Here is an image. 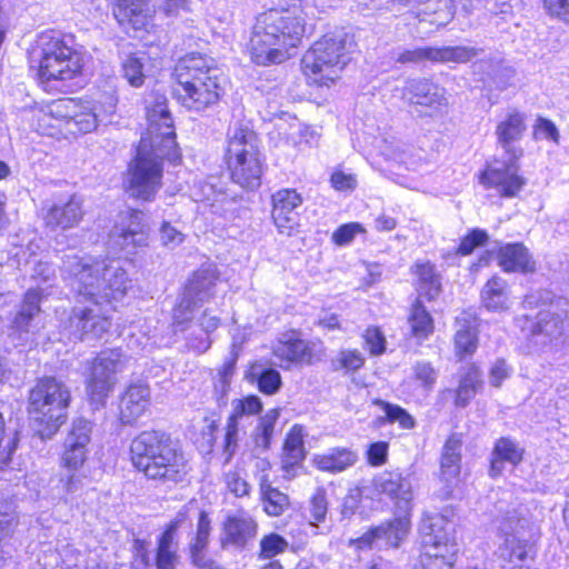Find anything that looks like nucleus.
I'll use <instances>...</instances> for the list:
<instances>
[{"label": "nucleus", "mask_w": 569, "mask_h": 569, "mask_svg": "<svg viewBox=\"0 0 569 569\" xmlns=\"http://www.w3.org/2000/svg\"><path fill=\"white\" fill-rule=\"evenodd\" d=\"M272 353L280 361V366L286 368L292 363L310 366L320 359L313 347L293 332L283 335L273 346Z\"/></svg>", "instance_id": "23"}, {"label": "nucleus", "mask_w": 569, "mask_h": 569, "mask_svg": "<svg viewBox=\"0 0 569 569\" xmlns=\"http://www.w3.org/2000/svg\"><path fill=\"white\" fill-rule=\"evenodd\" d=\"M525 116L519 111H511L498 122L495 134L498 146L503 150L506 157L520 159L522 149L519 147L526 132Z\"/></svg>", "instance_id": "25"}, {"label": "nucleus", "mask_w": 569, "mask_h": 569, "mask_svg": "<svg viewBox=\"0 0 569 569\" xmlns=\"http://www.w3.org/2000/svg\"><path fill=\"white\" fill-rule=\"evenodd\" d=\"M301 196L295 189H281L272 196V219L280 233L290 236L299 226Z\"/></svg>", "instance_id": "21"}, {"label": "nucleus", "mask_w": 569, "mask_h": 569, "mask_svg": "<svg viewBox=\"0 0 569 569\" xmlns=\"http://www.w3.org/2000/svg\"><path fill=\"white\" fill-rule=\"evenodd\" d=\"M498 264L505 272L531 273L536 261L522 243H507L499 248Z\"/></svg>", "instance_id": "33"}, {"label": "nucleus", "mask_w": 569, "mask_h": 569, "mask_svg": "<svg viewBox=\"0 0 569 569\" xmlns=\"http://www.w3.org/2000/svg\"><path fill=\"white\" fill-rule=\"evenodd\" d=\"M82 217V199L73 194L67 202L53 204L44 216V222L51 229L68 230L78 226Z\"/></svg>", "instance_id": "32"}, {"label": "nucleus", "mask_w": 569, "mask_h": 569, "mask_svg": "<svg viewBox=\"0 0 569 569\" xmlns=\"http://www.w3.org/2000/svg\"><path fill=\"white\" fill-rule=\"evenodd\" d=\"M496 502L499 529L506 536L499 548L501 569H531L535 560L533 545L521 532L528 525V509L512 501L511 495L503 493Z\"/></svg>", "instance_id": "6"}, {"label": "nucleus", "mask_w": 569, "mask_h": 569, "mask_svg": "<svg viewBox=\"0 0 569 569\" xmlns=\"http://www.w3.org/2000/svg\"><path fill=\"white\" fill-rule=\"evenodd\" d=\"M413 377L426 390H431L437 381L438 372L430 362L418 361L415 363Z\"/></svg>", "instance_id": "55"}, {"label": "nucleus", "mask_w": 569, "mask_h": 569, "mask_svg": "<svg viewBox=\"0 0 569 569\" xmlns=\"http://www.w3.org/2000/svg\"><path fill=\"white\" fill-rule=\"evenodd\" d=\"M133 466L161 483H178L186 479L190 466L178 445L164 432L143 431L130 446Z\"/></svg>", "instance_id": "4"}, {"label": "nucleus", "mask_w": 569, "mask_h": 569, "mask_svg": "<svg viewBox=\"0 0 569 569\" xmlns=\"http://www.w3.org/2000/svg\"><path fill=\"white\" fill-rule=\"evenodd\" d=\"M146 112L149 127L142 138L147 139V143L178 149L172 118L167 108V98L158 93L149 94L146 99Z\"/></svg>", "instance_id": "15"}, {"label": "nucleus", "mask_w": 569, "mask_h": 569, "mask_svg": "<svg viewBox=\"0 0 569 569\" xmlns=\"http://www.w3.org/2000/svg\"><path fill=\"white\" fill-rule=\"evenodd\" d=\"M303 443L301 428L295 426L287 435L283 445L282 469L286 472V477H293L295 475L291 471L305 460L306 451Z\"/></svg>", "instance_id": "40"}, {"label": "nucleus", "mask_w": 569, "mask_h": 569, "mask_svg": "<svg viewBox=\"0 0 569 569\" xmlns=\"http://www.w3.org/2000/svg\"><path fill=\"white\" fill-rule=\"evenodd\" d=\"M478 346L476 328L471 325H462L456 332L455 347L456 353L462 358L472 355Z\"/></svg>", "instance_id": "48"}, {"label": "nucleus", "mask_w": 569, "mask_h": 569, "mask_svg": "<svg viewBox=\"0 0 569 569\" xmlns=\"http://www.w3.org/2000/svg\"><path fill=\"white\" fill-rule=\"evenodd\" d=\"M224 430L223 455L226 456V462H229L237 452L241 436L244 435L246 431L229 418Z\"/></svg>", "instance_id": "53"}, {"label": "nucleus", "mask_w": 569, "mask_h": 569, "mask_svg": "<svg viewBox=\"0 0 569 569\" xmlns=\"http://www.w3.org/2000/svg\"><path fill=\"white\" fill-rule=\"evenodd\" d=\"M153 10L148 0H117L113 16L127 31L144 30L151 23Z\"/></svg>", "instance_id": "27"}, {"label": "nucleus", "mask_w": 569, "mask_h": 569, "mask_svg": "<svg viewBox=\"0 0 569 569\" xmlns=\"http://www.w3.org/2000/svg\"><path fill=\"white\" fill-rule=\"evenodd\" d=\"M456 550L455 543H451L448 549H425V555L429 558V561L426 563V568L452 569Z\"/></svg>", "instance_id": "51"}, {"label": "nucleus", "mask_w": 569, "mask_h": 569, "mask_svg": "<svg viewBox=\"0 0 569 569\" xmlns=\"http://www.w3.org/2000/svg\"><path fill=\"white\" fill-rule=\"evenodd\" d=\"M224 483L228 490L237 498L247 497L251 487L238 470H230L224 475Z\"/></svg>", "instance_id": "56"}, {"label": "nucleus", "mask_w": 569, "mask_h": 569, "mask_svg": "<svg viewBox=\"0 0 569 569\" xmlns=\"http://www.w3.org/2000/svg\"><path fill=\"white\" fill-rule=\"evenodd\" d=\"M92 425L89 420L79 418L72 422L61 457L62 466L68 470H79L87 460L88 446L91 440Z\"/></svg>", "instance_id": "20"}, {"label": "nucleus", "mask_w": 569, "mask_h": 569, "mask_svg": "<svg viewBox=\"0 0 569 569\" xmlns=\"http://www.w3.org/2000/svg\"><path fill=\"white\" fill-rule=\"evenodd\" d=\"M228 167L232 180L246 189L260 186L262 163L259 158L257 134L246 124H234L229 130L227 148Z\"/></svg>", "instance_id": "11"}, {"label": "nucleus", "mask_w": 569, "mask_h": 569, "mask_svg": "<svg viewBox=\"0 0 569 569\" xmlns=\"http://www.w3.org/2000/svg\"><path fill=\"white\" fill-rule=\"evenodd\" d=\"M258 482L266 513L270 517H279L283 515L290 506L288 495L280 491L278 488L272 487L269 480V475L259 476Z\"/></svg>", "instance_id": "37"}, {"label": "nucleus", "mask_w": 569, "mask_h": 569, "mask_svg": "<svg viewBox=\"0 0 569 569\" xmlns=\"http://www.w3.org/2000/svg\"><path fill=\"white\" fill-rule=\"evenodd\" d=\"M183 520L182 515H178L161 533L157 542L156 568L157 569H177L179 563V542L177 530Z\"/></svg>", "instance_id": "31"}, {"label": "nucleus", "mask_w": 569, "mask_h": 569, "mask_svg": "<svg viewBox=\"0 0 569 569\" xmlns=\"http://www.w3.org/2000/svg\"><path fill=\"white\" fill-rule=\"evenodd\" d=\"M408 322L418 340H425L433 332V320L419 299L411 307Z\"/></svg>", "instance_id": "45"}, {"label": "nucleus", "mask_w": 569, "mask_h": 569, "mask_svg": "<svg viewBox=\"0 0 569 569\" xmlns=\"http://www.w3.org/2000/svg\"><path fill=\"white\" fill-rule=\"evenodd\" d=\"M232 412L229 419L246 431L253 418L262 410V402L257 396L234 399L231 402Z\"/></svg>", "instance_id": "43"}, {"label": "nucleus", "mask_w": 569, "mask_h": 569, "mask_svg": "<svg viewBox=\"0 0 569 569\" xmlns=\"http://www.w3.org/2000/svg\"><path fill=\"white\" fill-rule=\"evenodd\" d=\"M216 279L214 272L210 269H201L193 273L173 309L172 327L176 331H184L198 305L209 300Z\"/></svg>", "instance_id": "14"}, {"label": "nucleus", "mask_w": 569, "mask_h": 569, "mask_svg": "<svg viewBox=\"0 0 569 569\" xmlns=\"http://www.w3.org/2000/svg\"><path fill=\"white\" fill-rule=\"evenodd\" d=\"M220 318L212 315L210 310H204L199 319L194 321L193 313L187 322L184 331H174V333H186L184 339L189 349L198 353H203L211 346L210 333L220 326Z\"/></svg>", "instance_id": "28"}, {"label": "nucleus", "mask_w": 569, "mask_h": 569, "mask_svg": "<svg viewBox=\"0 0 569 569\" xmlns=\"http://www.w3.org/2000/svg\"><path fill=\"white\" fill-rule=\"evenodd\" d=\"M143 220L144 214L141 211L131 210L128 221L114 228L116 242L129 253L148 246L149 228Z\"/></svg>", "instance_id": "29"}, {"label": "nucleus", "mask_w": 569, "mask_h": 569, "mask_svg": "<svg viewBox=\"0 0 569 569\" xmlns=\"http://www.w3.org/2000/svg\"><path fill=\"white\" fill-rule=\"evenodd\" d=\"M31 67L37 66L39 80L67 81L81 74L84 54L72 44V39L57 31L42 32L30 51Z\"/></svg>", "instance_id": "5"}, {"label": "nucleus", "mask_w": 569, "mask_h": 569, "mask_svg": "<svg viewBox=\"0 0 569 569\" xmlns=\"http://www.w3.org/2000/svg\"><path fill=\"white\" fill-rule=\"evenodd\" d=\"M357 459V453L347 448H332L325 453L316 455L312 461L317 469L337 473L353 466Z\"/></svg>", "instance_id": "38"}, {"label": "nucleus", "mask_w": 569, "mask_h": 569, "mask_svg": "<svg viewBox=\"0 0 569 569\" xmlns=\"http://www.w3.org/2000/svg\"><path fill=\"white\" fill-rule=\"evenodd\" d=\"M61 271L71 289L88 305H77L69 317L70 332L78 339L99 338L111 327L112 302L121 301L132 280L118 260L66 254Z\"/></svg>", "instance_id": "1"}, {"label": "nucleus", "mask_w": 569, "mask_h": 569, "mask_svg": "<svg viewBox=\"0 0 569 569\" xmlns=\"http://www.w3.org/2000/svg\"><path fill=\"white\" fill-rule=\"evenodd\" d=\"M533 133L537 139H547L553 142L559 140V131L555 123L545 118H538L533 128Z\"/></svg>", "instance_id": "62"}, {"label": "nucleus", "mask_w": 569, "mask_h": 569, "mask_svg": "<svg viewBox=\"0 0 569 569\" xmlns=\"http://www.w3.org/2000/svg\"><path fill=\"white\" fill-rule=\"evenodd\" d=\"M481 50L467 46L447 47H416L400 52L397 57L399 63H466L476 58Z\"/></svg>", "instance_id": "17"}, {"label": "nucleus", "mask_w": 569, "mask_h": 569, "mask_svg": "<svg viewBox=\"0 0 569 569\" xmlns=\"http://www.w3.org/2000/svg\"><path fill=\"white\" fill-rule=\"evenodd\" d=\"M79 109H81V104L76 99H59L48 106V116L71 124L72 118H74L76 111Z\"/></svg>", "instance_id": "50"}, {"label": "nucleus", "mask_w": 569, "mask_h": 569, "mask_svg": "<svg viewBox=\"0 0 569 569\" xmlns=\"http://www.w3.org/2000/svg\"><path fill=\"white\" fill-rule=\"evenodd\" d=\"M525 303L539 308L536 321L531 322L529 328L530 346L536 351L557 350L569 330L568 300L550 291H543L539 296H527Z\"/></svg>", "instance_id": "8"}, {"label": "nucleus", "mask_w": 569, "mask_h": 569, "mask_svg": "<svg viewBox=\"0 0 569 569\" xmlns=\"http://www.w3.org/2000/svg\"><path fill=\"white\" fill-rule=\"evenodd\" d=\"M475 73H481V81L489 90H506L512 84L516 71L497 60H481L473 64Z\"/></svg>", "instance_id": "34"}, {"label": "nucleus", "mask_w": 569, "mask_h": 569, "mask_svg": "<svg viewBox=\"0 0 569 569\" xmlns=\"http://www.w3.org/2000/svg\"><path fill=\"white\" fill-rule=\"evenodd\" d=\"M289 547V542L282 536L276 532L266 535L260 540V559H272L273 557L284 552Z\"/></svg>", "instance_id": "52"}, {"label": "nucleus", "mask_w": 569, "mask_h": 569, "mask_svg": "<svg viewBox=\"0 0 569 569\" xmlns=\"http://www.w3.org/2000/svg\"><path fill=\"white\" fill-rule=\"evenodd\" d=\"M279 409L273 408L260 417L253 436L254 446L257 449L266 451L270 448L271 438L274 432V426L279 419Z\"/></svg>", "instance_id": "47"}, {"label": "nucleus", "mask_w": 569, "mask_h": 569, "mask_svg": "<svg viewBox=\"0 0 569 569\" xmlns=\"http://www.w3.org/2000/svg\"><path fill=\"white\" fill-rule=\"evenodd\" d=\"M250 376L257 381L259 390L266 395H274L282 385L279 371L268 368L261 361L251 365Z\"/></svg>", "instance_id": "44"}, {"label": "nucleus", "mask_w": 569, "mask_h": 569, "mask_svg": "<svg viewBox=\"0 0 569 569\" xmlns=\"http://www.w3.org/2000/svg\"><path fill=\"white\" fill-rule=\"evenodd\" d=\"M128 358L118 349L100 352L89 363L87 392L92 403L102 405L117 382V375L127 366Z\"/></svg>", "instance_id": "12"}, {"label": "nucleus", "mask_w": 569, "mask_h": 569, "mask_svg": "<svg viewBox=\"0 0 569 569\" xmlns=\"http://www.w3.org/2000/svg\"><path fill=\"white\" fill-rule=\"evenodd\" d=\"M41 299L40 290L29 289L12 320L11 329L22 346L32 342L33 336L40 329Z\"/></svg>", "instance_id": "18"}, {"label": "nucleus", "mask_w": 569, "mask_h": 569, "mask_svg": "<svg viewBox=\"0 0 569 569\" xmlns=\"http://www.w3.org/2000/svg\"><path fill=\"white\" fill-rule=\"evenodd\" d=\"M101 121L96 111L86 109L81 106V109L76 111L74 118H72L71 124H73L81 132H90L97 128L98 122Z\"/></svg>", "instance_id": "57"}, {"label": "nucleus", "mask_w": 569, "mask_h": 569, "mask_svg": "<svg viewBox=\"0 0 569 569\" xmlns=\"http://www.w3.org/2000/svg\"><path fill=\"white\" fill-rule=\"evenodd\" d=\"M481 386L482 380L479 368L475 365H470L466 368V371L459 381L455 399L456 406L461 408L468 406Z\"/></svg>", "instance_id": "42"}, {"label": "nucleus", "mask_w": 569, "mask_h": 569, "mask_svg": "<svg viewBox=\"0 0 569 569\" xmlns=\"http://www.w3.org/2000/svg\"><path fill=\"white\" fill-rule=\"evenodd\" d=\"M183 233L169 222H163L159 230V239L162 246L174 249L183 241Z\"/></svg>", "instance_id": "60"}, {"label": "nucleus", "mask_w": 569, "mask_h": 569, "mask_svg": "<svg viewBox=\"0 0 569 569\" xmlns=\"http://www.w3.org/2000/svg\"><path fill=\"white\" fill-rule=\"evenodd\" d=\"M462 441L458 435H451L443 445L440 459L439 481L441 487L436 491L440 500H448L458 483L460 475Z\"/></svg>", "instance_id": "19"}, {"label": "nucleus", "mask_w": 569, "mask_h": 569, "mask_svg": "<svg viewBox=\"0 0 569 569\" xmlns=\"http://www.w3.org/2000/svg\"><path fill=\"white\" fill-rule=\"evenodd\" d=\"M148 62L149 58L143 52L127 56L122 61L123 78L132 87H141L147 76Z\"/></svg>", "instance_id": "46"}, {"label": "nucleus", "mask_w": 569, "mask_h": 569, "mask_svg": "<svg viewBox=\"0 0 569 569\" xmlns=\"http://www.w3.org/2000/svg\"><path fill=\"white\" fill-rule=\"evenodd\" d=\"M481 302L490 311L508 309L509 289L507 281L499 277L489 279L481 290Z\"/></svg>", "instance_id": "39"}, {"label": "nucleus", "mask_w": 569, "mask_h": 569, "mask_svg": "<svg viewBox=\"0 0 569 569\" xmlns=\"http://www.w3.org/2000/svg\"><path fill=\"white\" fill-rule=\"evenodd\" d=\"M167 159L176 164L180 161L179 149L163 148L161 144H148L141 138L137 154L129 164L124 188L130 198L153 201L162 187V161Z\"/></svg>", "instance_id": "7"}, {"label": "nucleus", "mask_w": 569, "mask_h": 569, "mask_svg": "<svg viewBox=\"0 0 569 569\" xmlns=\"http://www.w3.org/2000/svg\"><path fill=\"white\" fill-rule=\"evenodd\" d=\"M257 532L258 523L250 515L243 511L230 515L223 522L221 546L242 551L256 538Z\"/></svg>", "instance_id": "22"}, {"label": "nucleus", "mask_w": 569, "mask_h": 569, "mask_svg": "<svg viewBox=\"0 0 569 569\" xmlns=\"http://www.w3.org/2000/svg\"><path fill=\"white\" fill-rule=\"evenodd\" d=\"M352 44L343 31L325 34L303 54L302 70L309 82L330 86L347 64L349 47Z\"/></svg>", "instance_id": "9"}, {"label": "nucleus", "mask_w": 569, "mask_h": 569, "mask_svg": "<svg viewBox=\"0 0 569 569\" xmlns=\"http://www.w3.org/2000/svg\"><path fill=\"white\" fill-rule=\"evenodd\" d=\"M410 526V512H397L392 520L362 535L357 540V546L361 549L370 548L376 540L383 539L387 545L398 547L407 537Z\"/></svg>", "instance_id": "26"}, {"label": "nucleus", "mask_w": 569, "mask_h": 569, "mask_svg": "<svg viewBox=\"0 0 569 569\" xmlns=\"http://www.w3.org/2000/svg\"><path fill=\"white\" fill-rule=\"evenodd\" d=\"M519 159H495L480 173V183L486 189H493L497 194L505 198L516 197L526 184L525 179L519 176Z\"/></svg>", "instance_id": "16"}, {"label": "nucleus", "mask_w": 569, "mask_h": 569, "mask_svg": "<svg viewBox=\"0 0 569 569\" xmlns=\"http://www.w3.org/2000/svg\"><path fill=\"white\" fill-rule=\"evenodd\" d=\"M306 33V17L299 4L260 13L252 28L249 48L257 64L280 63L290 57Z\"/></svg>", "instance_id": "2"}, {"label": "nucleus", "mask_w": 569, "mask_h": 569, "mask_svg": "<svg viewBox=\"0 0 569 569\" xmlns=\"http://www.w3.org/2000/svg\"><path fill=\"white\" fill-rule=\"evenodd\" d=\"M363 339L371 355L378 356L383 353L386 349V339L378 328H368L363 333Z\"/></svg>", "instance_id": "59"}, {"label": "nucleus", "mask_w": 569, "mask_h": 569, "mask_svg": "<svg viewBox=\"0 0 569 569\" xmlns=\"http://www.w3.org/2000/svg\"><path fill=\"white\" fill-rule=\"evenodd\" d=\"M331 184L338 191H352L357 187V178L352 173L342 170H336L331 174Z\"/></svg>", "instance_id": "64"}, {"label": "nucleus", "mask_w": 569, "mask_h": 569, "mask_svg": "<svg viewBox=\"0 0 569 569\" xmlns=\"http://www.w3.org/2000/svg\"><path fill=\"white\" fill-rule=\"evenodd\" d=\"M363 228L358 222H350L340 226L332 236L333 241L339 246L350 243L357 233L362 232Z\"/></svg>", "instance_id": "61"}, {"label": "nucleus", "mask_w": 569, "mask_h": 569, "mask_svg": "<svg viewBox=\"0 0 569 569\" xmlns=\"http://www.w3.org/2000/svg\"><path fill=\"white\" fill-rule=\"evenodd\" d=\"M523 459V449L510 438H500L496 441L491 452L490 475L497 477L505 469V463L519 465Z\"/></svg>", "instance_id": "36"}, {"label": "nucleus", "mask_w": 569, "mask_h": 569, "mask_svg": "<svg viewBox=\"0 0 569 569\" xmlns=\"http://www.w3.org/2000/svg\"><path fill=\"white\" fill-rule=\"evenodd\" d=\"M375 403L383 410L390 423L397 422L402 429H412L415 427L413 417L400 406L380 399L375 400Z\"/></svg>", "instance_id": "49"}, {"label": "nucleus", "mask_w": 569, "mask_h": 569, "mask_svg": "<svg viewBox=\"0 0 569 569\" xmlns=\"http://www.w3.org/2000/svg\"><path fill=\"white\" fill-rule=\"evenodd\" d=\"M402 99L418 117H437L448 107L446 89L427 78L407 80L402 88Z\"/></svg>", "instance_id": "13"}, {"label": "nucleus", "mask_w": 569, "mask_h": 569, "mask_svg": "<svg viewBox=\"0 0 569 569\" xmlns=\"http://www.w3.org/2000/svg\"><path fill=\"white\" fill-rule=\"evenodd\" d=\"M415 273L418 281V291L420 296L427 297L429 300L435 299L440 290V277L433 264L429 261H421L415 264Z\"/></svg>", "instance_id": "41"}, {"label": "nucleus", "mask_w": 569, "mask_h": 569, "mask_svg": "<svg viewBox=\"0 0 569 569\" xmlns=\"http://www.w3.org/2000/svg\"><path fill=\"white\" fill-rule=\"evenodd\" d=\"M376 487L395 501L397 512H411L413 489L409 475L399 471L383 472L377 478Z\"/></svg>", "instance_id": "24"}, {"label": "nucleus", "mask_w": 569, "mask_h": 569, "mask_svg": "<svg viewBox=\"0 0 569 569\" xmlns=\"http://www.w3.org/2000/svg\"><path fill=\"white\" fill-rule=\"evenodd\" d=\"M173 94L186 109L202 112L218 103L224 93L226 78L212 59L189 54L176 64Z\"/></svg>", "instance_id": "3"}, {"label": "nucleus", "mask_w": 569, "mask_h": 569, "mask_svg": "<svg viewBox=\"0 0 569 569\" xmlns=\"http://www.w3.org/2000/svg\"><path fill=\"white\" fill-rule=\"evenodd\" d=\"M328 511V502L323 490H318L311 498L310 501V516L317 521L321 522L325 520Z\"/></svg>", "instance_id": "63"}, {"label": "nucleus", "mask_w": 569, "mask_h": 569, "mask_svg": "<svg viewBox=\"0 0 569 569\" xmlns=\"http://www.w3.org/2000/svg\"><path fill=\"white\" fill-rule=\"evenodd\" d=\"M150 402V391L146 385L130 386L120 401V419L130 425L147 410Z\"/></svg>", "instance_id": "35"}, {"label": "nucleus", "mask_w": 569, "mask_h": 569, "mask_svg": "<svg viewBox=\"0 0 569 569\" xmlns=\"http://www.w3.org/2000/svg\"><path fill=\"white\" fill-rule=\"evenodd\" d=\"M451 523L441 515L425 513L419 531L425 549H448L451 542Z\"/></svg>", "instance_id": "30"}, {"label": "nucleus", "mask_w": 569, "mask_h": 569, "mask_svg": "<svg viewBox=\"0 0 569 569\" xmlns=\"http://www.w3.org/2000/svg\"><path fill=\"white\" fill-rule=\"evenodd\" d=\"M487 240L486 231L475 229L461 240L458 252L462 256L470 254L477 247L485 244Z\"/></svg>", "instance_id": "58"}, {"label": "nucleus", "mask_w": 569, "mask_h": 569, "mask_svg": "<svg viewBox=\"0 0 569 569\" xmlns=\"http://www.w3.org/2000/svg\"><path fill=\"white\" fill-rule=\"evenodd\" d=\"M70 400L69 388L52 377L40 379L31 389L28 412L32 420L43 426L38 429L42 438L52 436L64 423Z\"/></svg>", "instance_id": "10"}, {"label": "nucleus", "mask_w": 569, "mask_h": 569, "mask_svg": "<svg viewBox=\"0 0 569 569\" xmlns=\"http://www.w3.org/2000/svg\"><path fill=\"white\" fill-rule=\"evenodd\" d=\"M365 365V357L356 349L341 350L335 359L332 367L335 370L345 369L346 371H356Z\"/></svg>", "instance_id": "54"}]
</instances>
